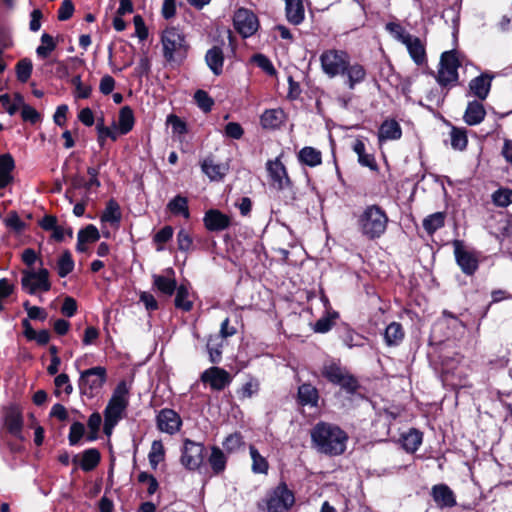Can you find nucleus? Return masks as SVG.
<instances>
[{
    "instance_id": "f257e3e1",
    "label": "nucleus",
    "mask_w": 512,
    "mask_h": 512,
    "mask_svg": "<svg viewBox=\"0 0 512 512\" xmlns=\"http://www.w3.org/2000/svg\"><path fill=\"white\" fill-rule=\"evenodd\" d=\"M322 71L329 77L343 76L349 89L365 81L367 72L360 63H351L346 51L329 49L320 55Z\"/></svg>"
},
{
    "instance_id": "f03ea898",
    "label": "nucleus",
    "mask_w": 512,
    "mask_h": 512,
    "mask_svg": "<svg viewBox=\"0 0 512 512\" xmlns=\"http://www.w3.org/2000/svg\"><path fill=\"white\" fill-rule=\"evenodd\" d=\"M311 439L318 452L326 455H340L346 449L348 437L340 427L319 422L311 430Z\"/></svg>"
},
{
    "instance_id": "7ed1b4c3",
    "label": "nucleus",
    "mask_w": 512,
    "mask_h": 512,
    "mask_svg": "<svg viewBox=\"0 0 512 512\" xmlns=\"http://www.w3.org/2000/svg\"><path fill=\"white\" fill-rule=\"evenodd\" d=\"M389 218L385 210L379 205L366 206L357 218V228L363 237L368 240L380 238L386 232Z\"/></svg>"
},
{
    "instance_id": "20e7f679",
    "label": "nucleus",
    "mask_w": 512,
    "mask_h": 512,
    "mask_svg": "<svg viewBox=\"0 0 512 512\" xmlns=\"http://www.w3.org/2000/svg\"><path fill=\"white\" fill-rule=\"evenodd\" d=\"M129 404V388L125 381L117 384L113 394L104 410V432L110 435L123 418V414Z\"/></svg>"
},
{
    "instance_id": "39448f33",
    "label": "nucleus",
    "mask_w": 512,
    "mask_h": 512,
    "mask_svg": "<svg viewBox=\"0 0 512 512\" xmlns=\"http://www.w3.org/2000/svg\"><path fill=\"white\" fill-rule=\"evenodd\" d=\"M268 512H287L295 503V496L285 482L269 490L262 500Z\"/></svg>"
},
{
    "instance_id": "423d86ee",
    "label": "nucleus",
    "mask_w": 512,
    "mask_h": 512,
    "mask_svg": "<svg viewBox=\"0 0 512 512\" xmlns=\"http://www.w3.org/2000/svg\"><path fill=\"white\" fill-rule=\"evenodd\" d=\"M321 373L329 382L339 385L347 392L352 393L358 387L357 380L345 368L333 361L324 363Z\"/></svg>"
},
{
    "instance_id": "0eeeda50",
    "label": "nucleus",
    "mask_w": 512,
    "mask_h": 512,
    "mask_svg": "<svg viewBox=\"0 0 512 512\" xmlns=\"http://www.w3.org/2000/svg\"><path fill=\"white\" fill-rule=\"evenodd\" d=\"M460 62L455 51H446L442 53L440 67L437 74V82L442 87H451L457 83L458 68Z\"/></svg>"
},
{
    "instance_id": "6e6552de",
    "label": "nucleus",
    "mask_w": 512,
    "mask_h": 512,
    "mask_svg": "<svg viewBox=\"0 0 512 512\" xmlns=\"http://www.w3.org/2000/svg\"><path fill=\"white\" fill-rule=\"evenodd\" d=\"M21 285L24 291L34 295L37 292H48L51 289L49 271L40 268L38 271L26 269L22 271Z\"/></svg>"
},
{
    "instance_id": "1a4fd4ad",
    "label": "nucleus",
    "mask_w": 512,
    "mask_h": 512,
    "mask_svg": "<svg viewBox=\"0 0 512 512\" xmlns=\"http://www.w3.org/2000/svg\"><path fill=\"white\" fill-rule=\"evenodd\" d=\"M106 379V369L96 366L81 372L79 388L83 394L93 397L102 388Z\"/></svg>"
},
{
    "instance_id": "9d476101",
    "label": "nucleus",
    "mask_w": 512,
    "mask_h": 512,
    "mask_svg": "<svg viewBox=\"0 0 512 512\" xmlns=\"http://www.w3.org/2000/svg\"><path fill=\"white\" fill-rule=\"evenodd\" d=\"M455 260L465 275H473L479 266L478 255L471 250H468L462 241H453Z\"/></svg>"
},
{
    "instance_id": "9b49d317",
    "label": "nucleus",
    "mask_w": 512,
    "mask_h": 512,
    "mask_svg": "<svg viewBox=\"0 0 512 512\" xmlns=\"http://www.w3.org/2000/svg\"><path fill=\"white\" fill-rule=\"evenodd\" d=\"M205 447L202 443L186 439L182 448L181 463L189 470L198 469L204 461Z\"/></svg>"
},
{
    "instance_id": "f8f14e48",
    "label": "nucleus",
    "mask_w": 512,
    "mask_h": 512,
    "mask_svg": "<svg viewBox=\"0 0 512 512\" xmlns=\"http://www.w3.org/2000/svg\"><path fill=\"white\" fill-rule=\"evenodd\" d=\"M235 29L244 37L252 36L258 29L259 23L256 15L248 9H238L233 18Z\"/></svg>"
},
{
    "instance_id": "ddd939ff",
    "label": "nucleus",
    "mask_w": 512,
    "mask_h": 512,
    "mask_svg": "<svg viewBox=\"0 0 512 512\" xmlns=\"http://www.w3.org/2000/svg\"><path fill=\"white\" fill-rule=\"evenodd\" d=\"M200 379L214 391H222L232 382V376L225 369L217 366L206 369Z\"/></svg>"
},
{
    "instance_id": "4468645a",
    "label": "nucleus",
    "mask_w": 512,
    "mask_h": 512,
    "mask_svg": "<svg viewBox=\"0 0 512 512\" xmlns=\"http://www.w3.org/2000/svg\"><path fill=\"white\" fill-rule=\"evenodd\" d=\"M162 44L164 57L172 61L174 54L180 52L185 46L184 36L174 27L167 28L162 34Z\"/></svg>"
},
{
    "instance_id": "2eb2a0df",
    "label": "nucleus",
    "mask_w": 512,
    "mask_h": 512,
    "mask_svg": "<svg viewBox=\"0 0 512 512\" xmlns=\"http://www.w3.org/2000/svg\"><path fill=\"white\" fill-rule=\"evenodd\" d=\"M182 420L172 409H162L157 415V427L160 431L173 435L180 430Z\"/></svg>"
},
{
    "instance_id": "dca6fc26",
    "label": "nucleus",
    "mask_w": 512,
    "mask_h": 512,
    "mask_svg": "<svg viewBox=\"0 0 512 512\" xmlns=\"http://www.w3.org/2000/svg\"><path fill=\"white\" fill-rule=\"evenodd\" d=\"M267 171L271 178L273 186L278 189H284L290 185V179L282 162L276 158L267 162Z\"/></svg>"
},
{
    "instance_id": "f3484780",
    "label": "nucleus",
    "mask_w": 512,
    "mask_h": 512,
    "mask_svg": "<svg viewBox=\"0 0 512 512\" xmlns=\"http://www.w3.org/2000/svg\"><path fill=\"white\" fill-rule=\"evenodd\" d=\"M431 495L440 508H451L456 505L454 492L446 484H437L432 487Z\"/></svg>"
},
{
    "instance_id": "a211bd4d",
    "label": "nucleus",
    "mask_w": 512,
    "mask_h": 512,
    "mask_svg": "<svg viewBox=\"0 0 512 512\" xmlns=\"http://www.w3.org/2000/svg\"><path fill=\"white\" fill-rule=\"evenodd\" d=\"M492 77L488 74H481L469 83V95L475 96L483 101L487 98L491 89Z\"/></svg>"
},
{
    "instance_id": "6ab92c4d",
    "label": "nucleus",
    "mask_w": 512,
    "mask_h": 512,
    "mask_svg": "<svg viewBox=\"0 0 512 512\" xmlns=\"http://www.w3.org/2000/svg\"><path fill=\"white\" fill-rule=\"evenodd\" d=\"M204 223L209 231H222L229 227L230 218L219 210L211 209L206 212Z\"/></svg>"
},
{
    "instance_id": "aec40b11",
    "label": "nucleus",
    "mask_w": 512,
    "mask_h": 512,
    "mask_svg": "<svg viewBox=\"0 0 512 512\" xmlns=\"http://www.w3.org/2000/svg\"><path fill=\"white\" fill-rule=\"evenodd\" d=\"M486 116V110L482 101L473 100L468 102L463 119L469 126L480 124Z\"/></svg>"
},
{
    "instance_id": "412c9836",
    "label": "nucleus",
    "mask_w": 512,
    "mask_h": 512,
    "mask_svg": "<svg viewBox=\"0 0 512 512\" xmlns=\"http://www.w3.org/2000/svg\"><path fill=\"white\" fill-rule=\"evenodd\" d=\"M285 2V15L290 24L300 25L305 19V10L302 0H283Z\"/></svg>"
},
{
    "instance_id": "4be33fe9",
    "label": "nucleus",
    "mask_w": 512,
    "mask_h": 512,
    "mask_svg": "<svg viewBox=\"0 0 512 512\" xmlns=\"http://www.w3.org/2000/svg\"><path fill=\"white\" fill-rule=\"evenodd\" d=\"M201 169L211 181H220L226 175L228 167L222 163H216L212 158H206L201 163Z\"/></svg>"
},
{
    "instance_id": "5701e85b",
    "label": "nucleus",
    "mask_w": 512,
    "mask_h": 512,
    "mask_svg": "<svg viewBox=\"0 0 512 512\" xmlns=\"http://www.w3.org/2000/svg\"><path fill=\"white\" fill-rule=\"evenodd\" d=\"M205 61L210 70L215 75H220L223 71L224 54L220 47L214 46L206 52Z\"/></svg>"
},
{
    "instance_id": "b1692460",
    "label": "nucleus",
    "mask_w": 512,
    "mask_h": 512,
    "mask_svg": "<svg viewBox=\"0 0 512 512\" xmlns=\"http://www.w3.org/2000/svg\"><path fill=\"white\" fill-rule=\"evenodd\" d=\"M404 45L407 47L411 58L417 65H421L425 62L426 52L424 45L419 38L411 35L409 38H407Z\"/></svg>"
},
{
    "instance_id": "393cba45",
    "label": "nucleus",
    "mask_w": 512,
    "mask_h": 512,
    "mask_svg": "<svg viewBox=\"0 0 512 512\" xmlns=\"http://www.w3.org/2000/svg\"><path fill=\"white\" fill-rule=\"evenodd\" d=\"M14 167V159L10 154L0 155V189L11 183Z\"/></svg>"
},
{
    "instance_id": "a878e982",
    "label": "nucleus",
    "mask_w": 512,
    "mask_h": 512,
    "mask_svg": "<svg viewBox=\"0 0 512 512\" xmlns=\"http://www.w3.org/2000/svg\"><path fill=\"white\" fill-rule=\"evenodd\" d=\"M261 125L265 129H276L284 122V112L281 109H268L260 118Z\"/></svg>"
},
{
    "instance_id": "bb28decb",
    "label": "nucleus",
    "mask_w": 512,
    "mask_h": 512,
    "mask_svg": "<svg viewBox=\"0 0 512 512\" xmlns=\"http://www.w3.org/2000/svg\"><path fill=\"white\" fill-rule=\"evenodd\" d=\"M401 135L402 130L398 122L395 120H386L380 126L378 137L379 141H386L400 139Z\"/></svg>"
},
{
    "instance_id": "cd10ccee",
    "label": "nucleus",
    "mask_w": 512,
    "mask_h": 512,
    "mask_svg": "<svg viewBox=\"0 0 512 512\" xmlns=\"http://www.w3.org/2000/svg\"><path fill=\"white\" fill-rule=\"evenodd\" d=\"M318 400L319 393L313 385L305 383L298 388V401L301 405L317 406Z\"/></svg>"
},
{
    "instance_id": "c85d7f7f",
    "label": "nucleus",
    "mask_w": 512,
    "mask_h": 512,
    "mask_svg": "<svg viewBox=\"0 0 512 512\" xmlns=\"http://www.w3.org/2000/svg\"><path fill=\"white\" fill-rule=\"evenodd\" d=\"M352 148L358 156V162L360 165L368 167L371 170H375L377 168L374 156L366 152V146L361 139H356Z\"/></svg>"
},
{
    "instance_id": "c756f323",
    "label": "nucleus",
    "mask_w": 512,
    "mask_h": 512,
    "mask_svg": "<svg viewBox=\"0 0 512 512\" xmlns=\"http://www.w3.org/2000/svg\"><path fill=\"white\" fill-rule=\"evenodd\" d=\"M208 463L215 475H219L226 469L227 458L224 452L217 446L211 448V454L208 457Z\"/></svg>"
},
{
    "instance_id": "7c9ffc66",
    "label": "nucleus",
    "mask_w": 512,
    "mask_h": 512,
    "mask_svg": "<svg viewBox=\"0 0 512 512\" xmlns=\"http://www.w3.org/2000/svg\"><path fill=\"white\" fill-rule=\"evenodd\" d=\"M152 279L153 287L166 296H172L177 288L176 281L173 277L154 274Z\"/></svg>"
},
{
    "instance_id": "2f4dec72",
    "label": "nucleus",
    "mask_w": 512,
    "mask_h": 512,
    "mask_svg": "<svg viewBox=\"0 0 512 512\" xmlns=\"http://www.w3.org/2000/svg\"><path fill=\"white\" fill-rule=\"evenodd\" d=\"M298 159L307 166L315 167L322 163V154L319 150L307 146L299 151Z\"/></svg>"
},
{
    "instance_id": "473e14b6",
    "label": "nucleus",
    "mask_w": 512,
    "mask_h": 512,
    "mask_svg": "<svg viewBox=\"0 0 512 512\" xmlns=\"http://www.w3.org/2000/svg\"><path fill=\"white\" fill-rule=\"evenodd\" d=\"M223 339L216 335H211L207 341V351L209 360L213 364H217L222 358Z\"/></svg>"
},
{
    "instance_id": "72a5a7b5",
    "label": "nucleus",
    "mask_w": 512,
    "mask_h": 512,
    "mask_svg": "<svg viewBox=\"0 0 512 512\" xmlns=\"http://www.w3.org/2000/svg\"><path fill=\"white\" fill-rule=\"evenodd\" d=\"M384 338L387 345H398L404 338L402 325L398 322L390 323L385 329Z\"/></svg>"
},
{
    "instance_id": "f704fd0d",
    "label": "nucleus",
    "mask_w": 512,
    "mask_h": 512,
    "mask_svg": "<svg viewBox=\"0 0 512 512\" xmlns=\"http://www.w3.org/2000/svg\"><path fill=\"white\" fill-rule=\"evenodd\" d=\"M167 208L174 215H182L186 219L190 217L188 200L181 195H177L170 200L167 204Z\"/></svg>"
},
{
    "instance_id": "c9c22d12",
    "label": "nucleus",
    "mask_w": 512,
    "mask_h": 512,
    "mask_svg": "<svg viewBox=\"0 0 512 512\" xmlns=\"http://www.w3.org/2000/svg\"><path fill=\"white\" fill-rule=\"evenodd\" d=\"M100 452L96 448H90L82 453L80 467L83 471L93 470L100 462Z\"/></svg>"
},
{
    "instance_id": "e433bc0d",
    "label": "nucleus",
    "mask_w": 512,
    "mask_h": 512,
    "mask_svg": "<svg viewBox=\"0 0 512 512\" xmlns=\"http://www.w3.org/2000/svg\"><path fill=\"white\" fill-rule=\"evenodd\" d=\"M120 134H127L134 126V114L129 106H124L120 109L118 119Z\"/></svg>"
},
{
    "instance_id": "4c0bfd02",
    "label": "nucleus",
    "mask_w": 512,
    "mask_h": 512,
    "mask_svg": "<svg viewBox=\"0 0 512 512\" xmlns=\"http://www.w3.org/2000/svg\"><path fill=\"white\" fill-rule=\"evenodd\" d=\"M175 306L183 311H190L193 307V302L190 300V292L187 286L180 285L176 288Z\"/></svg>"
},
{
    "instance_id": "58836bf2",
    "label": "nucleus",
    "mask_w": 512,
    "mask_h": 512,
    "mask_svg": "<svg viewBox=\"0 0 512 512\" xmlns=\"http://www.w3.org/2000/svg\"><path fill=\"white\" fill-rule=\"evenodd\" d=\"M5 425L12 435L18 436L23 426L21 413L17 410L9 411L5 417Z\"/></svg>"
},
{
    "instance_id": "ea45409f",
    "label": "nucleus",
    "mask_w": 512,
    "mask_h": 512,
    "mask_svg": "<svg viewBox=\"0 0 512 512\" xmlns=\"http://www.w3.org/2000/svg\"><path fill=\"white\" fill-rule=\"evenodd\" d=\"M249 451L252 459V471L256 474H267L269 468L267 460L253 445L249 447Z\"/></svg>"
},
{
    "instance_id": "a19ab883",
    "label": "nucleus",
    "mask_w": 512,
    "mask_h": 512,
    "mask_svg": "<svg viewBox=\"0 0 512 512\" xmlns=\"http://www.w3.org/2000/svg\"><path fill=\"white\" fill-rule=\"evenodd\" d=\"M422 443V434L416 430L411 429L407 434L402 437V445L407 452H415Z\"/></svg>"
},
{
    "instance_id": "79ce46f5",
    "label": "nucleus",
    "mask_w": 512,
    "mask_h": 512,
    "mask_svg": "<svg viewBox=\"0 0 512 512\" xmlns=\"http://www.w3.org/2000/svg\"><path fill=\"white\" fill-rule=\"evenodd\" d=\"M444 223L445 214L442 212H436L427 216L423 220V228L429 235H432L435 231L443 227Z\"/></svg>"
},
{
    "instance_id": "37998d69",
    "label": "nucleus",
    "mask_w": 512,
    "mask_h": 512,
    "mask_svg": "<svg viewBox=\"0 0 512 512\" xmlns=\"http://www.w3.org/2000/svg\"><path fill=\"white\" fill-rule=\"evenodd\" d=\"M491 199L495 206L505 208L512 204V189L499 188L493 192Z\"/></svg>"
},
{
    "instance_id": "c03bdc74",
    "label": "nucleus",
    "mask_w": 512,
    "mask_h": 512,
    "mask_svg": "<svg viewBox=\"0 0 512 512\" xmlns=\"http://www.w3.org/2000/svg\"><path fill=\"white\" fill-rule=\"evenodd\" d=\"M74 261L72 259L71 253L69 251H65L59 257L57 261V273L61 278L66 277L69 273L73 271Z\"/></svg>"
},
{
    "instance_id": "a18cd8bd",
    "label": "nucleus",
    "mask_w": 512,
    "mask_h": 512,
    "mask_svg": "<svg viewBox=\"0 0 512 512\" xmlns=\"http://www.w3.org/2000/svg\"><path fill=\"white\" fill-rule=\"evenodd\" d=\"M121 219V212L119 205L110 200L101 216L103 222L118 223Z\"/></svg>"
},
{
    "instance_id": "49530a36",
    "label": "nucleus",
    "mask_w": 512,
    "mask_h": 512,
    "mask_svg": "<svg viewBox=\"0 0 512 512\" xmlns=\"http://www.w3.org/2000/svg\"><path fill=\"white\" fill-rule=\"evenodd\" d=\"M451 146L456 150H464L468 143L466 131L460 128H452L450 132Z\"/></svg>"
},
{
    "instance_id": "de8ad7c7",
    "label": "nucleus",
    "mask_w": 512,
    "mask_h": 512,
    "mask_svg": "<svg viewBox=\"0 0 512 512\" xmlns=\"http://www.w3.org/2000/svg\"><path fill=\"white\" fill-rule=\"evenodd\" d=\"M15 69L17 79L22 83H26L31 77L33 65L30 59L24 58L16 64Z\"/></svg>"
},
{
    "instance_id": "09e8293b",
    "label": "nucleus",
    "mask_w": 512,
    "mask_h": 512,
    "mask_svg": "<svg viewBox=\"0 0 512 512\" xmlns=\"http://www.w3.org/2000/svg\"><path fill=\"white\" fill-rule=\"evenodd\" d=\"M164 456L165 451L162 442L160 440L153 441L148 455L151 466L156 468L157 465L164 460Z\"/></svg>"
},
{
    "instance_id": "8fccbe9b",
    "label": "nucleus",
    "mask_w": 512,
    "mask_h": 512,
    "mask_svg": "<svg viewBox=\"0 0 512 512\" xmlns=\"http://www.w3.org/2000/svg\"><path fill=\"white\" fill-rule=\"evenodd\" d=\"M41 42L42 45L37 47L36 53L39 57L46 58L55 49L56 45L53 38L47 33L41 36Z\"/></svg>"
},
{
    "instance_id": "3c124183",
    "label": "nucleus",
    "mask_w": 512,
    "mask_h": 512,
    "mask_svg": "<svg viewBox=\"0 0 512 512\" xmlns=\"http://www.w3.org/2000/svg\"><path fill=\"white\" fill-rule=\"evenodd\" d=\"M174 230L171 226H164L153 237V241L158 245L157 251L163 250V245L171 240Z\"/></svg>"
},
{
    "instance_id": "603ef678",
    "label": "nucleus",
    "mask_w": 512,
    "mask_h": 512,
    "mask_svg": "<svg viewBox=\"0 0 512 512\" xmlns=\"http://www.w3.org/2000/svg\"><path fill=\"white\" fill-rule=\"evenodd\" d=\"M99 238V231L94 225H88L78 233L79 242L93 243Z\"/></svg>"
},
{
    "instance_id": "864d4df0",
    "label": "nucleus",
    "mask_w": 512,
    "mask_h": 512,
    "mask_svg": "<svg viewBox=\"0 0 512 512\" xmlns=\"http://www.w3.org/2000/svg\"><path fill=\"white\" fill-rule=\"evenodd\" d=\"M243 444L242 435L240 433H233L225 438L223 447L227 452L232 453L237 451Z\"/></svg>"
},
{
    "instance_id": "5fc2aeb1",
    "label": "nucleus",
    "mask_w": 512,
    "mask_h": 512,
    "mask_svg": "<svg viewBox=\"0 0 512 512\" xmlns=\"http://www.w3.org/2000/svg\"><path fill=\"white\" fill-rule=\"evenodd\" d=\"M386 30L393 35L395 39L401 43H406L407 38L411 35L405 31V29L398 23L389 22L386 24Z\"/></svg>"
},
{
    "instance_id": "6e6d98bb",
    "label": "nucleus",
    "mask_w": 512,
    "mask_h": 512,
    "mask_svg": "<svg viewBox=\"0 0 512 512\" xmlns=\"http://www.w3.org/2000/svg\"><path fill=\"white\" fill-rule=\"evenodd\" d=\"M194 99L199 108L204 112H209L214 104L213 99L204 90H198L194 95Z\"/></svg>"
},
{
    "instance_id": "4d7b16f0",
    "label": "nucleus",
    "mask_w": 512,
    "mask_h": 512,
    "mask_svg": "<svg viewBox=\"0 0 512 512\" xmlns=\"http://www.w3.org/2000/svg\"><path fill=\"white\" fill-rule=\"evenodd\" d=\"M85 432V427L80 422H74L70 427L69 432V443L70 445H76L80 439L83 437Z\"/></svg>"
},
{
    "instance_id": "13d9d810",
    "label": "nucleus",
    "mask_w": 512,
    "mask_h": 512,
    "mask_svg": "<svg viewBox=\"0 0 512 512\" xmlns=\"http://www.w3.org/2000/svg\"><path fill=\"white\" fill-rule=\"evenodd\" d=\"M5 224L10 229L21 232L25 228V223L20 219L16 212H10L5 219Z\"/></svg>"
},
{
    "instance_id": "bf43d9fd",
    "label": "nucleus",
    "mask_w": 512,
    "mask_h": 512,
    "mask_svg": "<svg viewBox=\"0 0 512 512\" xmlns=\"http://www.w3.org/2000/svg\"><path fill=\"white\" fill-rule=\"evenodd\" d=\"M192 243L193 241L190 234L186 230L181 229L177 234L178 249L184 252L189 251L192 247Z\"/></svg>"
},
{
    "instance_id": "052dcab7",
    "label": "nucleus",
    "mask_w": 512,
    "mask_h": 512,
    "mask_svg": "<svg viewBox=\"0 0 512 512\" xmlns=\"http://www.w3.org/2000/svg\"><path fill=\"white\" fill-rule=\"evenodd\" d=\"M253 61L257 66H259L261 69H263L266 73L269 75L275 74V68L272 64V62L264 55L262 54H256L253 57Z\"/></svg>"
},
{
    "instance_id": "680f3d73",
    "label": "nucleus",
    "mask_w": 512,
    "mask_h": 512,
    "mask_svg": "<svg viewBox=\"0 0 512 512\" xmlns=\"http://www.w3.org/2000/svg\"><path fill=\"white\" fill-rule=\"evenodd\" d=\"M54 383L57 389V393L59 389H63L67 395L72 393L73 388L72 385L70 384L69 377L67 374L62 373L56 376Z\"/></svg>"
},
{
    "instance_id": "e2e57ef3",
    "label": "nucleus",
    "mask_w": 512,
    "mask_h": 512,
    "mask_svg": "<svg viewBox=\"0 0 512 512\" xmlns=\"http://www.w3.org/2000/svg\"><path fill=\"white\" fill-rule=\"evenodd\" d=\"M244 130L237 122H229L225 126V135L232 139H240L243 136Z\"/></svg>"
},
{
    "instance_id": "0e129e2a",
    "label": "nucleus",
    "mask_w": 512,
    "mask_h": 512,
    "mask_svg": "<svg viewBox=\"0 0 512 512\" xmlns=\"http://www.w3.org/2000/svg\"><path fill=\"white\" fill-rule=\"evenodd\" d=\"M74 12L73 3L70 0H65L62 2L59 10H58V19L60 21L68 20L72 17Z\"/></svg>"
},
{
    "instance_id": "69168bd1",
    "label": "nucleus",
    "mask_w": 512,
    "mask_h": 512,
    "mask_svg": "<svg viewBox=\"0 0 512 512\" xmlns=\"http://www.w3.org/2000/svg\"><path fill=\"white\" fill-rule=\"evenodd\" d=\"M21 117L24 121L35 124L40 120V114L31 106L26 105L21 110Z\"/></svg>"
},
{
    "instance_id": "338daca9",
    "label": "nucleus",
    "mask_w": 512,
    "mask_h": 512,
    "mask_svg": "<svg viewBox=\"0 0 512 512\" xmlns=\"http://www.w3.org/2000/svg\"><path fill=\"white\" fill-rule=\"evenodd\" d=\"M77 311V303L72 297H66L61 307V312L67 317H72Z\"/></svg>"
},
{
    "instance_id": "774afa93",
    "label": "nucleus",
    "mask_w": 512,
    "mask_h": 512,
    "mask_svg": "<svg viewBox=\"0 0 512 512\" xmlns=\"http://www.w3.org/2000/svg\"><path fill=\"white\" fill-rule=\"evenodd\" d=\"M140 301L144 304L148 311H154L158 309V303L155 297L148 292H142L140 294Z\"/></svg>"
}]
</instances>
